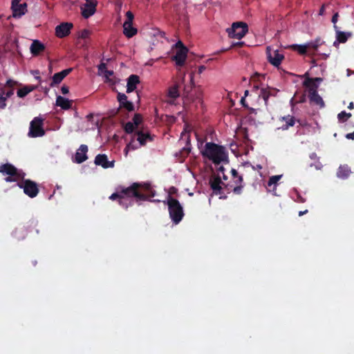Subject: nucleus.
I'll list each match as a JSON object with an SVG mask.
<instances>
[{
	"label": "nucleus",
	"mask_w": 354,
	"mask_h": 354,
	"mask_svg": "<svg viewBox=\"0 0 354 354\" xmlns=\"http://www.w3.org/2000/svg\"><path fill=\"white\" fill-rule=\"evenodd\" d=\"M139 183H133L127 187L120 186L118 187L116 192L109 196V199L112 201L118 200L121 206L127 209L133 205V198L136 199L145 198L144 195L139 192Z\"/></svg>",
	"instance_id": "f257e3e1"
},
{
	"label": "nucleus",
	"mask_w": 354,
	"mask_h": 354,
	"mask_svg": "<svg viewBox=\"0 0 354 354\" xmlns=\"http://www.w3.org/2000/svg\"><path fill=\"white\" fill-rule=\"evenodd\" d=\"M201 154L204 158L212 160L215 165H219L222 162L227 161L228 158L227 152L223 146L212 142L205 144Z\"/></svg>",
	"instance_id": "f03ea898"
},
{
	"label": "nucleus",
	"mask_w": 354,
	"mask_h": 354,
	"mask_svg": "<svg viewBox=\"0 0 354 354\" xmlns=\"http://www.w3.org/2000/svg\"><path fill=\"white\" fill-rule=\"evenodd\" d=\"M153 136L149 132H145L143 130L137 129V131L131 136V140L127 145L124 151L126 155L129 149L135 150L140 147L145 146L147 142H152Z\"/></svg>",
	"instance_id": "7ed1b4c3"
},
{
	"label": "nucleus",
	"mask_w": 354,
	"mask_h": 354,
	"mask_svg": "<svg viewBox=\"0 0 354 354\" xmlns=\"http://www.w3.org/2000/svg\"><path fill=\"white\" fill-rule=\"evenodd\" d=\"M167 203L171 221L175 224L179 223L185 215L183 208L180 202L171 196H168Z\"/></svg>",
	"instance_id": "20e7f679"
},
{
	"label": "nucleus",
	"mask_w": 354,
	"mask_h": 354,
	"mask_svg": "<svg viewBox=\"0 0 354 354\" xmlns=\"http://www.w3.org/2000/svg\"><path fill=\"white\" fill-rule=\"evenodd\" d=\"M248 31L246 23L242 21L234 22L231 28L227 29L228 36L237 39H242Z\"/></svg>",
	"instance_id": "39448f33"
},
{
	"label": "nucleus",
	"mask_w": 354,
	"mask_h": 354,
	"mask_svg": "<svg viewBox=\"0 0 354 354\" xmlns=\"http://www.w3.org/2000/svg\"><path fill=\"white\" fill-rule=\"evenodd\" d=\"M45 135L44 119L35 117L30 123L28 136L30 138L42 137Z\"/></svg>",
	"instance_id": "423d86ee"
},
{
	"label": "nucleus",
	"mask_w": 354,
	"mask_h": 354,
	"mask_svg": "<svg viewBox=\"0 0 354 354\" xmlns=\"http://www.w3.org/2000/svg\"><path fill=\"white\" fill-rule=\"evenodd\" d=\"M17 185L20 188L24 189L25 194L28 196L30 198L36 197L39 193L37 184L30 179L24 180Z\"/></svg>",
	"instance_id": "0eeeda50"
},
{
	"label": "nucleus",
	"mask_w": 354,
	"mask_h": 354,
	"mask_svg": "<svg viewBox=\"0 0 354 354\" xmlns=\"http://www.w3.org/2000/svg\"><path fill=\"white\" fill-rule=\"evenodd\" d=\"M210 187L213 190V192L216 195H221L220 198L225 199L227 198L226 196H222L223 192H222V185L225 186V188L227 189V192L230 193L231 191V189L232 188V185L229 184H224L221 181V177L220 176H218L215 177L213 180H210L209 181Z\"/></svg>",
	"instance_id": "6e6552de"
},
{
	"label": "nucleus",
	"mask_w": 354,
	"mask_h": 354,
	"mask_svg": "<svg viewBox=\"0 0 354 354\" xmlns=\"http://www.w3.org/2000/svg\"><path fill=\"white\" fill-rule=\"evenodd\" d=\"M126 17L127 19L123 24V33L127 37L131 38L137 33V29L133 27L134 15L131 11H127Z\"/></svg>",
	"instance_id": "1a4fd4ad"
},
{
	"label": "nucleus",
	"mask_w": 354,
	"mask_h": 354,
	"mask_svg": "<svg viewBox=\"0 0 354 354\" xmlns=\"http://www.w3.org/2000/svg\"><path fill=\"white\" fill-rule=\"evenodd\" d=\"M266 54L268 62L276 67H278L284 59L283 54L279 53L277 50H272L270 46L266 48Z\"/></svg>",
	"instance_id": "9d476101"
},
{
	"label": "nucleus",
	"mask_w": 354,
	"mask_h": 354,
	"mask_svg": "<svg viewBox=\"0 0 354 354\" xmlns=\"http://www.w3.org/2000/svg\"><path fill=\"white\" fill-rule=\"evenodd\" d=\"M279 91L275 88L267 86L266 87H262L260 89L259 97L262 98L264 101L265 105L268 106L269 98L276 97Z\"/></svg>",
	"instance_id": "9b49d317"
},
{
	"label": "nucleus",
	"mask_w": 354,
	"mask_h": 354,
	"mask_svg": "<svg viewBox=\"0 0 354 354\" xmlns=\"http://www.w3.org/2000/svg\"><path fill=\"white\" fill-rule=\"evenodd\" d=\"M96 6L95 0H86L85 3L81 7L82 16L86 19L92 16L95 12Z\"/></svg>",
	"instance_id": "f8f14e48"
},
{
	"label": "nucleus",
	"mask_w": 354,
	"mask_h": 354,
	"mask_svg": "<svg viewBox=\"0 0 354 354\" xmlns=\"http://www.w3.org/2000/svg\"><path fill=\"white\" fill-rule=\"evenodd\" d=\"M304 76L306 77V79L303 82V85L308 88V93L317 91L319 84L323 81V79L322 77H309L308 73H306Z\"/></svg>",
	"instance_id": "ddd939ff"
},
{
	"label": "nucleus",
	"mask_w": 354,
	"mask_h": 354,
	"mask_svg": "<svg viewBox=\"0 0 354 354\" xmlns=\"http://www.w3.org/2000/svg\"><path fill=\"white\" fill-rule=\"evenodd\" d=\"M139 192L144 195L145 199H136L137 201H146L149 198L154 197L156 195V191L153 189L149 183H139Z\"/></svg>",
	"instance_id": "4468645a"
},
{
	"label": "nucleus",
	"mask_w": 354,
	"mask_h": 354,
	"mask_svg": "<svg viewBox=\"0 0 354 354\" xmlns=\"http://www.w3.org/2000/svg\"><path fill=\"white\" fill-rule=\"evenodd\" d=\"M72 28L73 24L71 23H62L55 28V35L59 38L65 37L70 34Z\"/></svg>",
	"instance_id": "2eb2a0df"
},
{
	"label": "nucleus",
	"mask_w": 354,
	"mask_h": 354,
	"mask_svg": "<svg viewBox=\"0 0 354 354\" xmlns=\"http://www.w3.org/2000/svg\"><path fill=\"white\" fill-rule=\"evenodd\" d=\"M37 222L35 221H30L29 225L27 227L21 226L15 228V230L12 232V234L13 237L17 239V240H22L25 239L28 234V227L32 226H36Z\"/></svg>",
	"instance_id": "dca6fc26"
},
{
	"label": "nucleus",
	"mask_w": 354,
	"mask_h": 354,
	"mask_svg": "<svg viewBox=\"0 0 354 354\" xmlns=\"http://www.w3.org/2000/svg\"><path fill=\"white\" fill-rule=\"evenodd\" d=\"M185 74L181 77L178 81L176 82L175 84L171 86L168 90V94L167 96L172 100H176L177 97H179L180 93L178 88L184 83L185 80Z\"/></svg>",
	"instance_id": "f3484780"
},
{
	"label": "nucleus",
	"mask_w": 354,
	"mask_h": 354,
	"mask_svg": "<svg viewBox=\"0 0 354 354\" xmlns=\"http://www.w3.org/2000/svg\"><path fill=\"white\" fill-rule=\"evenodd\" d=\"M187 52V47L180 48L176 51L173 59L176 62L177 66H183L185 64Z\"/></svg>",
	"instance_id": "a211bd4d"
},
{
	"label": "nucleus",
	"mask_w": 354,
	"mask_h": 354,
	"mask_svg": "<svg viewBox=\"0 0 354 354\" xmlns=\"http://www.w3.org/2000/svg\"><path fill=\"white\" fill-rule=\"evenodd\" d=\"M94 162L96 165H100L104 169L112 168L114 167V161H109L107 156L105 154L97 155Z\"/></svg>",
	"instance_id": "6ab92c4d"
},
{
	"label": "nucleus",
	"mask_w": 354,
	"mask_h": 354,
	"mask_svg": "<svg viewBox=\"0 0 354 354\" xmlns=\"http://www.w3.org/2000/svg\"><path fill=\"white\" fill-rule=\"evenodd\" d=\"M87 151L88 147L86 145H81L75 155V162L80 164L84 162L87 159Z\"/></svg>",
	"instance_id": "aec40b11"
},
{
	"label": "nucleus",
	"mask_w": 354,
	"mask_h": 354,
	"mask_svg": "<svg viewBox=\"0 0 354 354\" xmlns=\"http://www.w3.org/2000/svg\"><path fill=\"white\" fill-rule=\"evenodd\" d=\"M140 84V77L137 75H131L127 78V93H129L135 91L137 85Z\"/></svg>",
	"instance_id": "412c9836"
},
{
	"label": "nucleus",
	"mask_w": 354,
	"mask_h": 354,
	"mask_svg": "<svg viewBox=\"0 0 354 354\" xmlns=\"http://www.w3.org/2000/svg\"><path fill=\"white\" fill-rule=\"evenodd\" d=\"M0 173L6 174L8 176H17L19 174L17 169L9 163L3 164L0 166Z\"/></svg>",
	"instance_id": "4be33fe9"
},
{
	"label": "nucleus",
	"mask_w": 354,
	"mask_h": 354,
	"mask_svg": "<svg viewBox=\"0 0 354 354\" xmlns=\"http://www.w3.org/2000/svg\"><path fill=\"white\" fill-rule=\"evenodd\" d=\"M73 101L58 95L56 98V105L60 106L64 110L70 109L72 107Z\"/></svg>",
	"instance_id": "5701e85b"
},
{
	"label": "nucleus",
	"mask_w": 354,
	"mask_h": 354,
	"mask_svg": "<svg viewBox=\"0 0 354 354\" xmlns=\"http://www.w3.org/2000/svg\"><path fill=\"white\" fill-rule=\"evenodd\" d=\"M234 179V186L232 185V189H231L235 194H241L243 188V178L242 176H239Z\"/></svg>",
	"instance_id": "b1692460"
},
{
	"label": "nucleus",
	"mask_w": 354,
	"mask_h": 354,
	"mask_svg": "<svg viewBox=\"0 0 354 354\" xmlns=\"http://www.w3.org/2000/svg\"><path fill=\"white\" fill-rule=\"evenodd\" d=\"M44 49L45 46L39 40H34L30 46V52L35 56L38 55Z\"/></svg>",
	"instance_id": "393cba45"
},
{
	"label": "nucleus",
	"mask_w": 354,
	"mask_h": 354,
	"mask_svg": "<svg viewBox=\"0 0 354 354\" xmlns=\"http://www.w3.org/2000/svg\"><path fill=\"white\" fill-rule=\"evenodd\" d=\"M308 97L311 102L319 106L321 108L324 107V102L322 97L318 94L317 91L308 93Z\"/></svg>",
	"instance_id": "a878e982"
},
{
	"label": "nucleus",
	"mask_w": 354,
	"mask_h": 354,
	"mask_svg": "<svg viewBox=\"0 0 354 354\" xmlns=\"http://www.w3.org/2000/svg\"><path fill=\"white\" fill-rule=\"evenodd\" d=\"M282 122H285V124H283L279 129L282 130H287L290 127H293L295 124V118L294 116L288 115L286 116H283L280 119Z\"/></svg>",
	"instance_id": "bb28decb"
},
{
	"label": "nucleus",
	"mask_w": 354,
	"mask_h": 354,
	"mask_svg": "<svg viewBox=\"0 0 354 354\" xmlns=\"http://www.w3.org/2000/svg\"><path fill=\"white\" fill-rule=\"evenodd\" d=\"M16 84V82L12 80H7L5 86L1 87L5 88L4 96L8 98L14 94V86Z\"/></svg>",
	"instance_id": "cd10ccee"
},
{
	"label": "nucleus",
	"mask_w": 354,
	"mask_h": 354,
	"mask_svg": "<svg viewBox=\"0 0 354 354\" xmlns=\"http://www.w3.org/2000/svg\"><path fill=\"white\" fill-rule=\"evenodd\" d=\"M352 36L350 32H342L336 29V39L339 43H345L349 37Z\"/></svg>",
	"instance_id": "c85d7f7f"
},
{
	"label": "nucleus",
	"mask_w": 354,
	"mask_h": 354,
	"mask_svg": "<svg viewBox=\"0 0 354 354\" xmlns=\"http://www.w3.org/2000/svg\"><path fill=\"white\" fill-rule=\"evenodd\" d=\"M290 48L298 52L300 55H305L307 53V50L310 49V47L308 46V43H307L304 45L292 44L290 46Z\"/></svg>",
	"instance_id": "c756f323"
},
{
	"label": "nucleus",
	"mask_w": 354,
	"mask_h": 354,
	"mask_svg": "<svg viewBox=\"0 0 354 354\" xmlns=\"http://www.w3.org/2000/svg\"><path fill=\"white\" fill-rule=\"evenodd\" d=\"M351 174V170L347 166H340L338 169L337 175L339 178H346Z\"/></svg>",
	"instance_id": "7c9ffc66"
},
{
	"label": "nucleus",
	"mask_w": 354,
	"mask_h": 354,
	"mask_svg": "<svg viewBox=\"0 0 354 354\" xmlns=\"http://www.w3.org/2000/svg\"><path fill=\"white\" fill-rule=\"evenodd\" d=\"M35 89L34 86H26L17 91V96L19 97H24L29 93Z\"/></svg>",
	"instance_id": "2f4dec72"
},
{
	"label": "nucleus",
	"mask_w": 354,
	"mask_h": 354,
	"mask_svg": "<svg viewBox=\"0 0 354 354\" xmlns=\"http://www.w3.org/2000/svg\"><path fill=\"white\" fill-rule=\"evenodd\" d=\"M137 128L131 122H128L125 124L124 126V131L128 133L131 134V136L137 131Z\"/></svg>",
	"instance_id": "473e14b6"
},
{
	"label": "nucleus",
	"mask_w": 354,
	"mask_h": 354,
	"mask_svg": "<svg viewBox=\"0 0 354 354\" xmlns=\"http://www.w3.org/2000/svg\"><path fill=\"white\" fill-rule=\"evenodd\" d=\"M25 7H26V3H24V5L19 4V6H17L15 8H12L14 16L15 17L21 16V15H24L25 13V12H24Z\"/></svg>",
	"instance_id": "72a5a7b5"
},
{
	"label": "nucleus",
	"mask_w": 354,
	"mask_h": 354,
	"mask_svg": "<svg viewBox=\"0 0 354 354\" xmlns=\"http://www.w3.org/2000/svg\"><path fill=\"white\" fill-rule=\"evenodd\" d=\"M120 109H124L128 111H134V104L131 101H129L128 100L125 102H123L122 104H120Z\"/></svg>",
	"instance_id": "f704fd0d"
},
{
	"label": "nucleus",
	"mask_w": 354,
	"mask_h": 354,
	"mask_svg": "<svg viewBox=\"0 0 354 354\" xmlns=\"http://www.w3.org/2000/svg\"><path fill=\"white\" fill-rule=\"evenodd\" d=\"M5 94V88H0V109H3L6 106V101L7 97L4 96Z\"/></svg>",
	"instance_id": "c9c22d12"
},
{
	"label": "nucleus",
	"mask_w": 354,
	"mask_h": 354,
	"mask_svg": "<svg viewBox=\"0 0 354 354\" xmlns=\"http://www.w3.org/2000/svg\"><path fill=\"white\" fill-rule=\"evenodd\" d=\"M351 113H346V111H342L337 115V118L340 122H344L346 121L348 118L351 117Z\"/></svg>",
	"instance_id": "e433bc0d"
},
{
	"label": "nucleus",
	"mask_w": 354,
	"mask_h": 354,
	"mask_svg": "<svg viewBox=\"0 0 354 354\" xmlns=\"http://www.w3.org/2000/svg\"><path fill=\"white\" fill-rule=\"evenodd\" d=\"M322 43L323 42L320 38H317L315 41L308 42V46L310 47V49L316 50L318 47L322 44Z\"/></svg>",
	"instance_id": "4c0bfd02"
},
{
	"label": "nucleus",
	"mask_w": 354,
	"mask_h": 354,
	"mask_svg": "<svg viewBox=\"0 0 354 354\" xmlns=\"http://www.w3.org/2000/svg\"><path fill=\"white\" fill-rule=\"evenodd\" d=\"M63 80H64V78H62V77L59 75V73H57L54 74V75L53 76L52 82H51L50 86L51 87H53L55 85L59 84Z\"/></svg>",
	"instance_id": "58836bf2"
},
{
	"label": "nucleus",
	"mask_w": 354,
	"mask_h": 354,
	"mask_svg": "<svg viewBox=\"0 0 354 354\" xmlns=\"http://www.w3.org/2000/svg\"><path fill=\"white\" fill-rule=\"evenodd\" d=\"M113 71H109V70H105L102 74L104 75V77H105V82H109V83H111L112 84H115V82L110 78L111 76H112L113 75Z\"/></svg>",
	"instance_id": "ea45409f"
},
{
	"label": "nucleus",
	"mask_w": 354,
	"mask_h": 354,
	"mask_svg": "<svg viewBox=\"0 0 354 354\" xmlns=\"http://www.w3.org/2000/svg\"><path fill=\"white\" fill-rule=\"evenodd\" d=\"M191 151V143L189 138L188 137L186 141V146L181 150V153L183 156H188Z\"/></svg>",
	"instance_id": "a19ab883"
},
{
	"label": "nucleus",
	"mask_w": 354,
	"mask_h": 354,
	"mask_svg": "<svg viewBox=\"0 0 354 354\" xmlns=\"http://www.w3.org/2000/svg\"><path fill=\"white\" fill-rule=\"evenodd\" d=\"M189 77H190V85L189 86H185V87H184V92L187 95H188L189 93V92L192 91V88L194 86V73H190Z\"/></svg>",
	"instance_id": "79ce46f5"
},
{
	"label": "nucleus",
	"mask_w": 354,
	"mask_h": 354,
	"mask_svg": "<svg viewBox=\"0 0 354 354\" xmlns=\"http://www.w3.org/2000/svg\"><path fill=\"white\" fill-rule=\"evenodd\" d=\"M281 175L272 176L269 178L268 182V186L271 187L272 185L276 186L277 182L281 179Z\"/></svg>",
	"instance_id": "37998d69"
},
{
	"label": "nucleus",
	"mask_w": 354,
	"mask_h": 354,
	"mask_svg": "<svg viewBox=\"0 0 354 354\" xmlns=\"http://www.w3.org/2000/svg\"><path fill=\"white\" fill-rule=\"evenodd\" d=\"M132 121L133 122H131L134 124L137 129H138V126L141 124L142 121V117L140 114L136 113L132 119Z\"/></svg>",
	"instance_id": "c03bdc74"
},
{
	"label": "nucleus",
	"mask_w": 354,
	"mask_h": 354,
	"mask_svg": "<svg viewBox=\"0 0 354 354\" xmlns=\"http://www.w3.org/2000/svg\"><path fill=\"white\" fill-rule=\"evenodd\" d=\"M24 177L19 173L17 176H8L5 178L6 182H16Z\"/></svg>",
	"instance_id": "a18cd8bd"
},
{
	"label": "nucleus",
	"mask_w": 354,
	"mask_h": 354,
	"mask_svg": "<svg viewBox=\"0 0 354 354\" xmlns=\"http://www.w3.org/2000/svg\"><path fill=\"white\" fill-rule=\"evenodd\" d=\"M117 100L119 104H122L123 102L127 100V96L124 93H118L117 95Z\"/></svg>",
	"instance_id": "49530a36"
},
{
	"label": "nucleus",
	"mask_w": 354,
	"mask_h": 354,
	"mask_svg": "<svg viewBox=\"0 0 354 354\" xmlns=\"http://www.w3.org/2000/svg\"><path fill=\"white\" fill-rule=\"evenodd\" d=\"M73 71V68H66V69H64L63 71H62L61 72H59V75L62 77V78H64L66 77L68 74H70Z\"/></svg>",
	"instance_id": "de8ad7c7"
},
{
	"label": "nucleus",
	"mask_w": 354,
	"mask_h": 354,
	"mask_svg": "<svg viewBox=\"0 0 354 354\" xmlns=\"http://www.w3.org/2000/svg\"><path fill=\"white\" fill-rule=\"evenodd\" d=\"M105 70H107V69H106V64L105 63H101V64L98 66L99 74H100V75H102V73H103Z\"/></svg>",
	"instance_id": "09e8293b"
},
{
	"label": "nucleus",
	"mask_w": 354,
	"mask_h": 354,
	"mask_svg": "<svg viewBox=\"0 0 354 354\" xmlns=\"http://www.w3.org/2000/svg\"><path fill=\"white\" fill-rule=\"evenodd\" d=\"M338 17H339V15L337 12H336L333 15V16L332 17V19H331V21L334 24V28L335 29L337 28V26L335 25V24L337 23V21L338 20Z\"/></svg>",
	"instance_id": "8fccbe9b"
},
{
	"label": "nucleus",
	"mask_w": 354,
	"mask_h": 354,
	"mask_svg": "<svg viewBox=\"0 0 354 354\" xmlns=\"http://www.w3.org/2000/svg\"><path fill=\"white\" fill-rule=\"evenodd\" d=\"M244 44H245V43L243 41H238L236 43H233L231 45L230 48H235V47H242Z\"/></svg>",
	"instance_id": "3c124183"
},
{
	"label": "nucleus",
	"mask_w": 354,
	"mask_h": 354,
	"mask_svg": "<svg viewBox=\"0 0 354 354\" xmlns=\"http://www.w3.org/2000/svg\"><path fill=\"white\" fill-rule=\"evenodd\" d=\"M61 91L64 95L68 94L69 92V88L67 86L63 85L61 88Z\"/></svg>",
	"instance_id": "603ef678"
},
{
	"label": "nucleus",
	"mask_w": 354,
	"mask_h": 354,
	"mask_svg": "<svg viewBox=\"0 0 354 354\" xmlns=\"http://www.w3.org/2000/svg\"><path fill=\"white\" fill-rule=\"evenodd\" d=\"M327 6H328V4H323L322 6V7L320 8L319 11V15L322 16L324 15L325 8Z\"/></svg>",
	"instance_id": "864d4df0"
},
{
	"label": "nucleus",
	"mask_w": 354,
	"mask_h": 354,
	"mask_svg": "<svg viewBox=\"0 0 354 354\" xmlns=\"http://www.w3.org/2000/svg\"><path fill=\"white\" fill-rule=\"evenodd\" d=\"M196 99L201 100L202 96V91L199 88L196 91Z\"/></svg>",
	"instance_id": "5fc2aeb1"
},
{
	"label": "nucleus",
	"mask_w": 354,
	"mask_h": 354,
	"mask_svg": "<svg viewBox=\"0 0 354 354\" xmlns=\"http://www.w3.org/2000/svg\"><path fill=\"white\" fill-rule=\"evenodd\" d=\"M89 35V32L87 30H83L81 33V37L86 38Z\"/></svg>",
	"instance_id": "6e6d98bb"
},
{
	"label": "nucleus",
	"mask_w": 354,
	"mask_h": 354,
	"mask_svg": "<svg viewBox=\"0 0 354 354\" xmlns=\"http://www.w3.org/2000/svg\"><path fill=\"white\" fill-rule=\"evenodd\" d=\"M32 73L35 75V79H37L38 80H40L41 77L39 75V71L38 70L33 71L32 72Z\"/></svg>",
	"instance_id": "4d7b16f0"
},
{
	"label": "nucleus",
	"mask_w": 354,
	"mask_h": 354,
	"mask_svg": "<svg viewBox=\"0 0 354 354\" xmlns=\"http://www.w3.org/2000/svg\"><path fill=\"white\" fill-rule=\"evenodd\" d=\"M231 174H232L233 178H236V177H238L239 176L237 171L235 169H232Z\"/></svg>",
	"instance_id": "13d9d810"
},
{
	"label": "nucleus",
	"mask_w": 354,
	"mask_h": 354,
	"mask_svg": "<svg viewBox=\"0 0 354 354\" xmlns=\"http://www.w3.org/2000/svg\"><path fill=\"white\" fill-rule=\"evenodd\" d=\"M20 1L21 0H12V8L19 6Z\"/></svg>",
	"instance_id": "bf43d9fd"
},
{
	"label": "nucleus",
	"mask_w": 354,
	"mask_h": 354,
	"mask_svg": "<svg viewBox=\"0 0 354 354\" xmlns=\"http://www.w3.org/2000/svg\"><path fill=\"white\" fill-rule=\"evenodd\" d=\"M346 138L349 140H354V131L352 133H347Z\"/></svg>",
	"instance_id": "052dcab7"
},
{
	"label": "nucleus",
	"mask_w": 354,
	"mask_h": 354,
	"mask_svg": "<svg viewBox=\"0 0 354 354\" xmlns=\"http://www.w3.org/2000/svg\"><path fill=\"white\" fill-rule=\"evenodd\" d=\"M176 46L178 49H180V48L185 47L181 41H178L176 43Z\"/></svg>",
	"instance_id": "680f3d73"
},
{
	"label": "nucleus",
	"mask_w": 354,
	"mask_h": 354,
	"mask_svg": "<svg viewBox=\"0 0 354 354\" xmlns=\"http://www.w3.org/2000/svg\"><path fill=\"white\" fill-rule=\"evenodd\" d=\"M177 192V189L174 187H171L170 189H169V195L170 194H174Z\"/></svg>",
	"instance_id": "e2e57ef3"
},
{
	"label": "nucleus",
	"mask_w": 354,
	"mask_h": 354,
	"mask_svg": "<svg viewBox=\"0 0 354 354\" xmlns=\"http://www.w3.org/2000/svg\"><path fill=\"white\" fill-rule=\"evenodd\" d=\"M241 103L242 104L243 106L245 108H248V105L245 103V97H243L241 100Z\"/></svg>",
	"instance_id": "0e129e2a"
},
{
	"label": "nucleus",
	"mask_w": 354,
	"mask_h": 354,
	"mask_svg": "<svg viewBox=\"0 0 354 354\" xmlns=\"http://www.w3.org/2000/svg\"><path fill=\"white\" fill-rule=\"evenodd\" d=\"M322 165L321 162H318L317 164L315 165V167L316 169H321L322 168Z\"/></svg>",
	"instance_id": "69168bd1"
},
{
	"label": "nucleus",
	"mask_w": 354,
	"mask_h": 354,
	"mask_svg": "<svg viewBox=\"0 0 354 354\" xmlns=\"http://www.w3.org/2000/svg\"><path fill=\"white\" fill-rule=\"evenodd\" d=\"M205 68L206 67L205 66H200L198 68V73H202L205 70Z\"/></svg>",
	"instance_id": "338daca9"
},
{
	"label": "nucleus",
	"mask_w": 354,
	"mask_h": 354,
	"mask_svg": "<svg viewBox=\"0 0 354 354\" xmlns=\"http://www.w3.org/2000/svg\"><path fill=\"white\" fill-rule=\"evenodd\" d=\"M307 212H308V209H306L304 211H300V212H299V216H301L304 215L305 214H306Z\"/></svg>",
	"instance_id": "774afa93"
}]
</instances>
